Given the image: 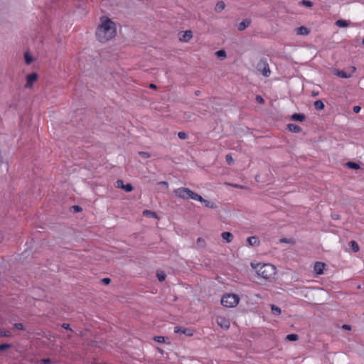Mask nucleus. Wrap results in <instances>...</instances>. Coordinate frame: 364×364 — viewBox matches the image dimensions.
<instances>
[{
    "label": "nucleus",
    "mask_w": 364,
    "mask_h": 364,
    "mask_svg": "<svg viewBox=\"0 0 364 364\" xmlns=\"http://www.w3.org/2000/svg\"><path fill=\"white\" fill-rule=\"evenodd\" d=\"M251 23V20L249 18L244 19L242 22H240L237 26V29L240 31H242L246 29Z\"/></svg>",
    "instance_id": "f8f14e48"
},
{
    "label": "nucleus",
    "mask_w": 364,
    "mask_h": 364,
    "mask_svg": "<svg viewBox=\"0 0 364 364\" xmlns=\"http://www.w3.org/2000/svg\"><path fill=\"white\" fill-rule=\"evenodd\" d=\"M115 186L124 190L127 193H129L134 189V187L131 183L124 184V181L122 180H117L115 183Z\"/></svg>",
    "instance_id": "39448f33"
},
{
    "label": "nucleus",
    "mask_w": 364,
    "mask_h": 364,
    "mask_svg": "<svg viewBox=\"0 0 364 364\" xmlns=\"http://www.w3.org/2000/svg\"><path fill=\"white\" fill-rule=\"evenodd\" d=\"M159 184L163 186H165L166 188L168 186V183L167 181H160V182H159Z\"/></svg>",
    "instance_id": "49530a36"
},
{
    "label": "nucleus",
    "mask_w": 364,
    "mask_h": 364,
    "mask_svg": "<svg viewBox=\"0 0 364 364\" xmlns=\"http://www.w3.org/2000/svg\"><path fill=\"white\" fill-rule=\"evenodd\" d=\"M117 33L116 24L109 18L102 16L100 23L97 26L95 36L100 43H106L113 38Z\"/></svg>",
    "instance_id": "f257e3e1"
},
{
    "label": "nucleus",
    "mask_w": 364,
    "mask_h": 364,
    "mask_svg": "<svg viewBox=\"0 0 364 364\" xmlns=\"http://www.w3.org/2000/svg\"><path fill=\"white\" fill-rule=\"evenodd\" d=\"M11 347H12L11 344H9V343L0 344V352H2L6 349L11 348Z\"/></svg>",
    "instance_id": "72a5a7b5"
},
{
    "label": "nucleus",
    "mask_w": 364,
    "mask_h": 364,
    "mask_svg": "<svg viewBox=\"0 0 364 364\" xmlns=\"http://www.w3.org/2000/svg\"><path fill=\"white\" fill-rule=\"evenodd\" d=\"M342 328L345 329V330H347V331H350V330H351V326L350 325H348V324H343L342 326Z\"/></svg>",
    "instance_id": "a18cd8bd"
},
{
    "label": "nucleus",
    "mask_w": 364,
    "mask_h": 364,
    "mask_svg": "<svg viewBox=\"0 0 364 364\" xmlns=\"http://www.w3.org/2000/svg\"><path fill=\"white\" fill-rule=\"evenodd\" d=\"M72 208L73 209L74 212H75V213L82 211V208L80 207L79 205H73L72 207Z\"/></svg>",
    "instance_id": "79ce46f5"
},
{
    "label": "nucleus",
    "mask_w": 364,
    "mask_h": 364,
    "mask_svg": "<svg viewBox=\"0 0 364 364\" xmlns=\"http://www.w3.org/2000/svg\"><path fill=\"white\" fill-rule=\"evenodd\" d=\"M12 333L10 329L1 328L0 329V337H10Z\"/></svg>",
    "instance_id": "5701e85b"
},
{
    "label": "nucleus",
    "mask_w": 364,
    "mask_h": 364,
    "mask_svg": "<svg viewBox=\"0 0 364 364\" xmlns=\"http://www.w3.org/2000/svg\"><path fill=\"white\" fill-rule=\"evenodd\" d=\"M215 55L218 58H225L226 56V53L223 50H220L215 52Z\"/></svg>",
    "instance_id": "f704fd0d"
},
{
    "label": "nucleus",
    "mask_w": 364,
    "mask_h": 364,
    "mask_svg": "<svg viewBox=\"0 0 364 364\" xmlns=\"http://www.w3.org/2000/svg\"><path fill=\"white\" fill-rule=\"evenodd\" d=\"M306 119V116L301 113H294L291 116V120L304 122Z\"/></svg>",
    "instance_id": "4468645a"
},
{
    "label": "nucleus",
    "mask_w": 364,
    "mask_h": 364,
    "mask_svg": "<svg viewBox=\"0 0 364 364\" xmlns=\"http://www.w3.org/2000/svg\"><path fill=\"white\" fill-rule=\"evenodd\" d=\"M299 4L306 6V7H309V8L312 7L314 5L313 2L311 1H309V0H301L299 2Z\"/></svg>",
    "instance_id": "7c9ffc66"
},
{
    "label": "nucleus",
    "mask_w": 364,
    "mask_h": 364,
    "mask_svg": "<svg viewBox=\"0 0 364 364\" xmlns=\"http://www.w3.org/2000/svg\"><path fill=\"white\" fill-rule=\"evenodd\" d=\"M247 242L250 246H257L259 244V239L255 236H251L247 237Z\"/></svg>",
    "instance_id": "a211bd4d"
},
{
    "label": "nucleus",
    "mask_w": 364,
    "mask_h": 364,
    "mask_svg": "<svg viewBox=\"0 0 364 364\" xmlns=\"http://www.w3.org/2000/svg\"><path fill=\"white\" fill-rule=\"evenodd\" d=\"M24 58L26 64L28 65H30L33 61V57L30 55L28 53H25Z\"/></svg>",
    "instance_id": "c756f323"
},
{
    "label": "nucleus",
    "mask_w": 364,
    "mask_h": 364,
    "mask_svg": "<svg viewBox=\"0 0 364 364\" xmlns=\"http://www.w3.org/2000/svg\"><path fill=\"white\" fill-rule=\"evenodd\" d=\"M314 105L316 110H321L324 108V104L321 100L315 101Z\"/></svg>",
    "instance_id": "a878e982"
},
{
    "label": "nucleus",
    "mask_w": 364,
    "mask_h": 364,
    "mask_svg": "<svg viewBox=\"0 0 364 364\" xmlns=\"http://www.w3.org/2000/svg\"><path fill=\"white\" fill-rule=\"evenodd\" d=\"M197 245L199 247H204L205 246V240L202 237H198L196 241Z\"/></svg>",
    "instance_id": "58836bf2"
},
{
    "label": "nucleus",
    "mask_w": 364,
    "mask_h": 364,
    "mask_svg": "<svg viewBox=\"0 0 364 364\" xmlns=\"http://www.w3.org/2000/svg\"><path fill=\"white\" fill-rule=\"evenodd\" d=\"M255 100L259 104H264V99L260 95H257L256 97H255Z\"/></svg>",
    "instance_id": "ea45409f"
},
{
    "label": "nucleus",
    "mask_w": 364,
    "mask_h": 364,
    "mask_svg": "<svg viewBox=\"0 0 364 364\" xmlns=\"http://www.w3.org/2000/svg\"><path fill=\"white\" fill-rule=\"evenodd\" d=\"M53 363L50 358H42L38 361L37 364H53Z\"/></svg>",
    "instance_id": "2f4dec72"
},
{
    "label": "nucleus",
    "mask_w": 364,
    "mask_h": 364,
    "mask_svg": "<svg viewBox=\"0 0 364 364\" xmlns=\"http://www.w3.org/2000/svg\"><path fill=\"white\" fill-rule=\"evenodd\" d=\"M156 277L159 282H163L166 279V274L162 271H158L156 273Z\"/></svg>",
    "instance_id": "c85d7f7f"
},
{
    "label": "nucleus",
    "mask_w": 364,
    "mask_h": 364,
    "mask_svg": "<svg viewBox=\"0 0 364 364\" xmlns=\"http://www.w3.org/2000/svg\"><path fill=\"white\" fill-rule=\"evenodd\" d=\"M139 154L143 159H148L150 157V154L146 151H139Z\"/></svg>",
    "instance_id": "c9c22d12"
},
{
    "label": "nucleus",
    "mask_w": 364,
    "mask_h": 364,
    "mask_svg": "<svg viewBox=\"0 0 364 364\" xmlns=\"http://www.w3.org/2000/svg\"><path fill=\"white\" fill-rule=\"evenodd\" d=\"M225 160L229 165L232 164L234 161L231 154H230L225 156Z\"/></svg>",
    "instance_id": "e433bc0d"
},
{
    "label": "nucleus",
    "mask_w": 364,
    "mask_h": 364,
    "mask_svg": "<svg viewBox=\"0 0 364 364\" xmlns=\"http://www.w3.org/2000/svg\"><path fill=\"white\" fill-rule=\"evenodd\" d=\"M156 350L161 355H163L164 353V351L161 348L159 347L156 348Z\"/></svg>",
    "instance_id": "09e8293b"
},
{
    "label": "nucleus",
    "mask_w": 364,
    "mask_h": 364,
    "mask_svg": "<svg viewBox=\"0 0 364 364\" xmlns=\"http://www.w3.org/2000/svg\"><path fill=\"white\" fill-rule=\"evenodd\" d=\"M348 246L353 252H357L359 251L358 244L355 240L350 241Z\"/></svg>",
    "instance_id": "aec40b11"
},
{
    "label": "nucleus",
    "mask_w": 364,
    "mask_h": 364,
    "mask_svg": "<svg viewBox=\"0 0 364 364\" xmlns=\"http://www.w3.org/2000/svg\"><path fill=\"white\" fill-rule=\"evenodd\" d=\"M196 95H199V91H196Z\"/></svg>",
    "instance_id": "864d4df0"
},
{
    "label": "nucleus",
    "mask_w": 364,
    "mask_h": 364,
    "mask_svg": "<svg viewBox=\"0 0 364 364\" xmlns=\"http://www.w3.org/2000/svg\"><path fill=\"white\" fill-rule=\"evenodd\" d=\"M14 326L18 330H23V325L21 323H16L14 325Z\"/></svg>",
    "instance_id": "a19ab883"
},
{
    "label": "nucleus",
    "mask_w": 364,
    "mask_h": 364,
    "mask_svg": "<svg viewBox=\"0 0 364 364\" xmlns=\"http://www.w3.org/2000/svg\"><path fill=\"white\" fill-rule=\"evenodd\" d=\"M350 24L349 21L343 20V19H339L336 21V25L341 28H345L347 27Z\"/></svg>",
    "instance_id": "412c9836"
},
{
    "label": "nucleus",
    "mask_w": 364,
    "mask_h": 364,
    "mask_svg": "<svg viewBox=\"0 0 364 364\" xmlns=\"http://www.w3.org/2000/svg\"><path fill=\"white\" fill-rule=\"evenodd\" d=\"M193 37V32L190 30L183 32V35L179 38L182 42H188Z\"/></svg>",
    "instance_id": "9b49d317"
},
{
    "label": "nucleus",
    "mask_w": 364,
    "mask_h": 364,
    "mask_svg": "<svg viewBox=\"0 0 364 364\" xmlns=\"http://www.w3.org/2000/svg\"><path fill=\"white\" fill-rule=\"evenodd\" d=\"M350 68H351V70H352L353 73L355 72V70H356V68L355 67L352 66Z\"/></svg>",
    "instance_id": "3c124183"
},
{
    "label": "nucleus",
    "mask_w": 364,
    "mask_h": 364,
    "mask_svg": "<svg viewBox=\"0 0 364 364\" xmlns=\"http://www.w3.org/2000/svg\"><path fill=\"white\" fill-rule=\"evenodd\" d=\"M240 301L239 296L235 294H225L221 298V304L227 308H232Z\"/></svg>",
    "instance_id": "7ed1b4c3"
},
{
    "label": "nucleus",
    "mask_w": 364,
    "mask_h": 364,
    "mask_svg": "<svg viewBox=\"0 0 364 364\" xmlns=\"http://www.w3.org/2000/svg\"><path fill=\"white\" fill-rule=\"evenodd\" d=\"M258 70L265 77H268L271 73L269 65L266 62H261L259 64H258Z\"/></svg>",
    "instance_id": "0eeeda50"
},
{
    "label": "nucleus",
    "mask_w": 364,
    "mask_h": 364,
    "mask_svg": "<svg viewBox=\"0 0 364 364\" xmlns=\"http://www.w3.org/2000/svg\"><path fill=\"white\" fill-rule=\"evenodd\" d=\"M102 282L105 284H109L111 282V279L109 278H104L102 279Z\"/></svg>",
    "instance_id": "c03bdc74"
},
{
    "label": "nucleus",
    "mask_w": 364,
    "mask_h": 364,
    "mask_svg": "<svg viewBox=\"0 0 364 364\" xmlns=\"http://www.w3.org/2000/svg\"><path fill=\"white\" fill-rule=\"evenodd\" d=\"M38 79V75L36 73H32L31 74H28L26 76V83L25 87L26 88H31L33 87V85L35 81Z\"/></svg>",
    "instance_id": "6e6552de"
},
{
    "label": "nucleus",
    "mask_w": 364,
    "mask_h": 364,
    "mask_svg": "<svg viewBox=\"0 0 364 364\" xmlns=\"http://www.w3.org/2000/svg\"><path fill=\"white\" fill-rule=\"evenodd\" d=\"M217 323L224 330L229 328L230 326V320H216Z\"/></svg>",
    "instance_id": "dca6fc26"
},
{
    "label": "nucleus",
    "mask_w": 364,
    "mask_h": 364,
    "mask_svg": "<svg viewBox=\"0 0 364 364\" xmlns=\"http://www.w3.org/2000/svg\"><path fill=\"white\" fill-rule=\"evenodd\" d=\"M325 268V264L321 262H316L314 271L316 274H322L323 273V269Z\"/></svg>",
    "instance_id": "9d476101"
},
{
    "label": "nucleus",
    "mask_w": 364,
    "mask_h": 364,
    "mask_svg": "<svg viewBox=\"0 0 364 364\" xmlns=\"http://www.w3.org/2000/svg\"><path fill=\"white\" fill-rule=\"evenodd\" d=\"M153 340L157 343H165L167 344H171L169 338L166 336H155L153 338Z\"/></svg>",
    "instance_id": "2eb2a0df"
},
{
    "label": "nucleus",
    "mask_w": 364,
    "mask_h": 364,
    "mask_svg": "<svg viewBox=\"0 0 364 364\" xmlns=\"http://www.w3.org/2000/svg\"><path fill=\"white\" fill-rule=\"evenodd\" d=\"M178 136L181 139H186L188 138V135L184 132H180L178 133Z\"/></svg>",
    "instance_id": "4c0bfd02"
},
{
    "label": "nucleus",
    "mask_w": 364,
    "mask_h": 364,
    "mask_svg": "<svg viewBox=\"0 0 364 364\" xmlns=\"http://www.w3.org/2000/svg\"><path fill=\"white\" fill-rule=\"evenodd\" d=\"M62 327H63V328H65V329H70V330H71V329L70 328V325H69L68 323H63V324L62 325Z\"/></svg>",
    "instance_id": "de8ad7c7"
},
{
    "label": "nucleus",
    "mask_w": 364,
    "mask_h": 364,
    "mask_svg": "<svg viewBox=\"0 0 364 364\" xmlns=\"http://www.w3.org/2000/svg\"><path fill=\"white\" fill-rule=\"evenodd\" d=\"M363 45L364 46V37H363Z\"/></svg>",
    "instance_id": "5fc2aeb1"
},
{
    "label": "nucleus",
    "mask_w": 364,
    "mask_h": 364,
    "mask_svg": "<svg viewBox=\"0 0 364 364\" xmlns=\"http://www.w3.org/2000/svg\"><path fill=\"white\" fill-rule=\"evenodd\" d=\"M221 237L228 243L231 242L233 240V235L230 232H223Z\"/></svg>",
    "instance_id": "f3484780"
},
{
    "label": "nucleus",
    "mask_w": 364,
    "mask_h": 364,
    "mask_svg": "<svg viewBox=\"0 0 364 364\" xmlns=\"http://www.w3.org/2000/svg\"><path fill=\"white\" fill-rule=\"evenodd\" d=\"M233 187H235V188H242V186H239V185H232Z\"/></svg>",
    "instance_id": "603ef678"
},
{
    "label": "nucleus",
    "mask_w": 364,
    "mask_h": 364,
    "mask_svg": "<svg viewBox=\"0 0 364 364\" xmlns=\"http://www.w3.org/2000/svg\"><path fill=\"white\" fill-rule=\"evenodd\" d=\"M252 267L257 275L265 280L271 279L276 273L275 267L270 264H252Z\"/></svg>",
    "instance_id": "f03ea898"
},
{
    "label": "nucleus",
    "mask_w": 364,
    "mask_h": 364,
    "mask_svg": "<svg viewBox=\"0 0 364 364\" xmlns=\"http://www.w3.org/2000/svg\"><path fill=\"white\" fill-rule=\"evenodd\" d=\"M149 87L154 89L156 88V86L154 84H150Z\"/></svg>",
    "instance_id": "8fccbe9b"
},
{
    "label": "nucleus",
    "mask_w": 364,
    "mask_h": 364,
    "mask_svg": "<svg viewBox=\"0 0 364 364\" xmlns=\"http://www.w3.org/2000/svg\"><path fill=\"white\" fill-rule=\"evenodd\" d=\"M298 339H299V336L297 334H294V333L288 334L285 338V340L289 341H296Z\"/></svg>",
    "instance_id": "cd10ccee"
},
{
    "label": "nucleus",
    "mask_w": 364,
    "mask_h": 364,
    "mask_svg": "<svg viewBox=\"0 0 364 364\" xmlns=\"http://www.w3.org/2000/svg\"><path fill=\"white\" fill-rule=\"evenodd\" d=\"M287 129L293 133H300L302 131V129L299 126L294 124H288Z\"/></svg>",
    "instance_id": "ddd939ff"
},
{
    "label": "nucleus",
    "mask_w": 364,
    "mask_h": 364,
    "mask_svg": "<svg viewBox=\"0 0 364 364\" xmlns=\"http://www.w3.org/2000/svg\"><path fill=\"white\" fill-rule=\"evenodd\" d=\"M225 7V4L223 1H218L215 7V10L216 12H221Z\"/></svg>",
    "instance_id": "b1692460"
},
{
    "label": "nucleus",
    "mask_w": 364,
    "mask_h": 364,
    "mask_svg": "<svg viewBox=\"0 0 364 364\" xmlns=\"http://www.w3.org/2000/svg\"><path fill=\"white\" fill-rule=\"evenodd\" d=\"M346 166L349 168H352V169H355V170H357V169H359L360 168V165L358 164V163H355V162H353V161H348L346 164Z\"/></svg>",
    "instance_id": "393cba45"
},
{
    "label": "nucleus",
    "mask_w": 364,
    "mask_h": 364,
    "mask_svg": "<svg viewBox=\"0 0 364 364\" xmlns=\"http://www.w3.org/2000/svg\"><path fill=\"white\" fill-rule=\"evenodd\" d=\"M196 197H195L193 200L200 202L205 207L210 208H215V205L214 204L211 203L209 200L203 198V197L198 195V193H196Z\"/></svg>",
    "instance_id": "1a4fd4ad"
},
{
    "label": "nucleus",
    "mask_w": 364,
    "mask_h": 364,
    "mask_svg": "<svg viewBox=\"0 0 364 364\" xmlns=\"http://www.w3.org/2000/svg\"><path fill=\"white\" fill-rule=\"evenodd\" d=\"M143 214L149 218H156V213L151 210H144Z\"/></svg>",
    "instance_id": "473e14b6"
},
{
    "label": "nucleus",
    "mask_w": 364,
    "mask_h": 364,
    "mask_svg": "<svg viewBox=\"0 0 364 364\" xmlns=\"http://www.w3.org/2000/svg\"><path fill=\"white\" fill-rule=\"evenodd\" d=\"M174 193L176 196L178 198H181L182 199H189L191 198L193 200L195 197H196V193L193 191H192L191 189L188 188H178L177 189L174 190Z\"/></svg>",
    "instance_id": "20e7f679"
},
{
    "label": "nucleus",
    "mask_w": 364,
    "mask_h": 364,
    "mask_svg": "<svg viewBox=\"0 0 364 364\" xmlns=\"http://www.w3.org/2000/svg\"><path fill=\"white\" fill-rule=\"evenodd\" d=\"M271 311L274 316H279L281 314V309L275 305H271Z\"/></svg>",
    "instance_id": "bb28decb"
},
{
    "label": "nucleus",
    "mask_w": 364,
    "mask_h": 364,
    "mask_svg": "<svg viewBox=\"0 0 364 364\" xmlns=\"http://www.w3.org/2000/svg\"><path fill=\"white\" fill-rule=\"evenodd\" d=\"M174 333L179 334L183 333L188 336H192L193 335V330L191 328L176 326L174 328Z\"/></svg>",
    "instance_id": "423d86ee"
},
{
    "label": "nucleus",
    "mask_w": 364,
    "mask_h": 364,
    "mask_svg": "<svg viewBox=\"0 0 364 364\" xmlns=\"http://www.w3.org/2000/svg\"><path fill=\"white\" fill-rule=\"evenodd\" d=\"M296 31L299 35L306 36L309 33V30L305 26L298 27Z\"/></svg>",
    "instance_id": "6ab92c4d"
},
{
    "label": "nucleus",
    "mask_w": 364,
    "mask_h": 364,
    "mask_svg": "<svg viewBox=\"0 0 364 364\" xmlns=\"http://www.w3.org/2000/svg\"><path fill=\"white\" fill-rule=\"evenodd\" d=\"M361 109V107L360 106H354L353 108V110L355 113H358Z\"/></svg>",
    "instance_id": "37998d69"
},
{
    "label": "nucleus",
    "mask_w": 364,
    "mask_h": 364,
    "mask_svg": "<svg viewBox=\"0 0 364 364\" xmlns=\"http://www.w3.org/2000/svg\"><path fill=\"white\" fill-rule=\"evenodd\" d=\"M335 74L337 76L342 77V78H350L351 77L350 74H348L345 71L340 70H336Z\"/></svg>",
    "instance_id": "4be33fe9"
}]
</instances>
